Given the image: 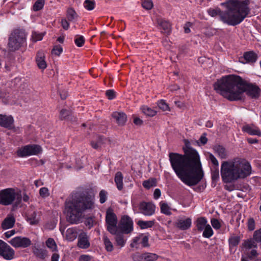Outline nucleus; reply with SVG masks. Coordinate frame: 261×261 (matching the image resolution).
I'll return each mask as SVG.
<instances>
[{"instance_id": "f257e3e1", "label": "nucleus", "mask_w": 261, "mask_h": 261, "mask_svg": "<svg viewBox=\"0 0 261 261\" xmlns=\"http://www.w3.org/2000/svg\"><path fill=\"white\" fill-rule=\"evenodd\" d=\"M184 154L170 152L171 167L177 177L189 186H195L202 179L204 173L197 151L190 146L188 140H184Z\"/></svg>"}, {"instance_id": "f03ea898", "label": "nucleus", "mask_w": 261, "mask_h": 261, "mask_svg": "<svg viewBox=\"0 0 261 261\" xmlns=\"http://www.w3.org/2000/svg\"><path fill=\"white\" fill-rule=\"evenodd\" d=\"M217 93L230 101H238L244 98V93L252 98H258L261 92L255 84L248 83L240 76L230 74L222 76L214 84Z\"/></svg>"}, {"instance_id": "7ed1b4c3", "label": "nucleus", "mask_w": 261, "mask_h": 261, "mask_svg": "<svg viewBox=\"0 0 261 261\" xmlns=\"http://www.w3.org/2000/svg\"><path fill=\"white\" fill-rule=\"evenodd\" d=\"M223 4L225 5V11H221L218 8L216 9L210 8L207 12L212 17L218 15L222 22L229 25L235 26L240 24L250 12L249 0H229Z\"/></svg>"}, {"instance_id": "20e7f679", "label": "nucleus", "mask_w": 261, "mask_h": 261, "mask_svg": "<svg viewBox=\"0 0 261 261\" xmlns=\"http://www.w3.org/2000/svg\"><path fill=\"white\" fill-rule=\"evenodd\" d=\"M251 172L250 164L245 159L236 158L231 161H224L221 167V175L225 183L244 178Z\"/></svg>"}, {"instance_id": "39448f33", "label": "nucleus", "mask_w": 261, "mask_h": 261, "mask_svg": "<svg viewBox=\"0 0 261 261\" xmlns=\"http://www.w3.org/2000/svg\"><path fill=\"white\" fill-rule=\"evenodd\" d=\"M94 207V197L84 193H78L71 201L66 203L67 220L71 224H77L84 211Z\"/></svg>"}, {"instance_id": "423d86ee", "label": "nucleus", "mask_w": 261, "mask_h": 261, "mask_svg": "<svg viewBox=\"0 0 261 261\" xmlns=\"http://www.w3.org/2000/svg\"><path fill=\"white\" fill-rule=\"evenodd\" d=\"M26 41V34L24 30L20 29H14L10 34L8 47L10 51H15L22 46Z\"/></svg>"}, {"instance_id": "0eeeda50", "label": "nucleus", "mask_w": 261, "mask_h": 261, "mask_svg": "<svg viewBox=\"0 0 261 261\" xmlns=\"http://www.w3.org/2000/svg\"><path fill=\"white\" fill-rule=\"evenodd\" d=\"M42 151V148L39 145L32 144L25 145L17 151L19 157H25L32 155H37Z\"/></svg>"}, {"instance_id": "6e6552de", "label": "nucleus", "mask_w": 261, "mask_h": 261, "mask_svg": "<svg viewBox=\"0 0 261 261\" xmlns=\"http://www.w3.org/2000/svg\"><path fill=\"white\" fill-rule=\"evenodd\" d=\"M106 222L107 225V230L111 233H115L117 227V218L112 209L109 208L106 216Z\"/></svg>"}, {"instance_id": "1a4fd4ad", "label": "nucleus", "mask_w": 261, "mask_h": 261, "mask_svg": "<svg viewBox=\"0 0 261 261\" xmlns=\"http://www.w3.org/2000/svg\"><path fill=\"white\" fill-rule=\"evenodd\" d=\"M16 193L13 188H7L1 190V204L9 205L13 203L15 199Z\"/></svg>"}, {"instance_id": "9d476101", "label": "nucleus", "mask_w": 261, "mask_h": 261, "mask_svg": "<svg viewBox=\"0 0 261 261\" xmlns=\"http://www.w3.org/2000/svg\"><path fill=\"white\" fill-rule=\"evenodd\" d=\"M118 230L125 234L130 233L133 230V222L127 215L122 217L117 226Z\"/></svg>"}, {"instance_id": "9b49d317", "label": "nucleus", "mask_w": 261, "mask_h": 261, "mask_svg": "<svg viewBox=\"0 0 261 261\" xmlns=\"http://www.w3.org/2000/svg\"><path fill=\"white\" fill-rule=\"evenodd\" d=\"M159 256L150 252H145L144 253H136L132 255V258L134 261H156Z\"/></svg>"}, {"instance_id": "f8f14e48", "label": "nucleus", "mask_w": 261, "mask_h": 261, "mask_svg": "<svg viewBox=\"0 0 261 261\" xmlns=\"http://www.w3.org/2000/svg\"><path fill=\"white\" fill-rule=\"evenodd\" d=\"M9 243L15 248H27L31 245V241L28 238L17 237L13 238Z\"/></svg>"}, {"instance_id": "ddd939ff", "label": "nucleus", "mask_w": 261, "mask_h": 261, "mask_svg": "<svg viewBox=\"0 0 261 261\" xmlns=\"http://www.w3.org/2000/svg\"><path fill=\"white\" fill-rule=\"evenodd\" d=\"M15 255V251L6 243L1 240V256L7 260L12 259Z\"/></svg>"}, {"instance_id": "4468645a", "label": "nucleus", "mask_w": 261, "mask_h": 261, "mask_svg": "<svg viewBox=\"0 0 261 261\" xmlns=\"http://www.w3.org/2000/svg\"><path fill=\"white\" fill-rule=\"evenodd\" d=\"M155 206L151 202H142L139 205V210L145 216H151L155 212Z\"/></svg>"}, {"instance_id": "2eb2a0df", "label": "nucleus", "mask_w": 261, "mask_h": 261, "mask_svg": "<svg viewBox=\"0 0 261 261\" xmlns=\"http://www.w3.org/2000/svg\"><path fill=\"white\" fill-rule=\"evenodd\" d=\"M158 27L160 30H162V33H164L166 35L170 34L171 32V24L170 22L167 20L163 19L161 17H158L156 19Z\"/></svg>"}, {"instance_id": "dca6fc26", "label": "nucleus", "mask_w": 261, "mask_h": 261, "mask_svg": "<svg viewBox=\"0 0 261 261\" xmlns=\"http://www.w3.org/2000/svg\"><path fill=\"white\" fill-rule=\"evenodd\" d=\"M112 117L119 126L124 125L127 121V116L123 112H114L112 114Z\"/></svg>"}, {"instance_id": "f3484780", "label": "nucleus", "mask_w": 261, "mask_h": 261, "mask_svg": "<svg viewBox=\"0 0 261 261\" xmlns=\"http://www.w3.org/2000/svg\"><path fill=\"white\" fill-rule=\"evenodd\" d=\"M257 59V55L252 51H247L244 54L243 57L239 59L240 62L243 63H255Z\"/></svg>"}, {"instance_id": "a211bd4d", "label": "nucleus", "mask_w": 261, "mask_h": 261, "mask_svg": "<svg viewBox=\"0 0 261 261\" xmlns=\"http://www.w3.org/2000/svg\"><path fill=\"white\" fill-rule=\"evenodd\" d=\"M77 245L82 249H87L89 247L90 244L86 232H82L79 234Z\"/></svg>"}, {"instance_id": "6ab92c4d", "label": "nucleus", "mask_w": 261, "mask_h": 261, "mask_svg": "<svg viewBox=\"0 0 261 261\" xmlns=\"http://www.w3.org/2000/svg\"><path fill=\"white\" fill-rule=\"evenodd\" d=\"M45 56L42 50H39L37 54L36 62L38 67L40 69H44L47 67V64L45 61Z\"/></svg>"}, {"instance_id": "aec40b11", "label": "nucleus", "mask_w": 261, "mask_h": 261, "mask_svg": "<svg viewBox=\"0 0 261 261\" xmlns=\"http://www.w3.org/2000/svg\"><path fill=\"white\" fill-rule=\"evenodd\" d=\"M1 126L9 129L14 128V120L11 116H7L1 114Z\"/></svg>"}, {"instance_id": "412c9836", "label": "nucleus", "mask_w": 261, "mask_h": 261, "mask_svg": "<svg viewBox=\"0 0 261 261\" xmlns=\"http://www.w3.org/2000/svg\"><path fill=\"white\" fill-rule=\"evenodd\" d=\"M191 219L188 218L185 220H178L176 223V226L179 229L185 230L189 229L191 227Z\"/></svg>"}, {"instance_id": "4be33fe9", "label": "nucleus", "mask_w": 261, "mask_h": 261, "mask_svg": "<svg viewBox=\"0 0 261 261\" xmlns=\"http://www.w3.org/2000/svg\"><path fill=\"white\" fill-rule=\"evenodd\" d=\"M15 222V219L12 215H9L3 221L1 227L3 229H9L13 227Z\"/></svg>"}, {"instance_id": "5701e85b", "label": "nucleus", "mask_w": 261, "mask_h": 261, "mask_svg": "<svg viewBox=\"0 0 261 261\" xmlns=\"http://www.w3.org/2000/svg\"><path fill=\"white\" fill-rule=\"evenodd\" d=\"M115 233H111L112 234L115 236V240L118 245L122 247L125 244V241L123 239V233L122 231L116 229L115 230Z\"/></svg>"}, {"instance_id": "b1692460", "label": "nucleus", "mask_w": 261, "mask_h": 261, "mask_svg": "<svg viewBox=\"0 0 261 261\" xmlns=\"http://www.w3.org/2000/svg\"><path fill=\"white\" fill-rule=\"evenodd\" d=\"M123 176L122 173L120 172H117L115 174L114 181L119 190H121L123 188Z\"/></svg>"}, {"instance_id": "393cba45", "label": "nucleus", "mask_w": 261, "mask_h": 261, "mask_svg": "<svg viewBox=\"0 0 261 261\" xmlns=\"http://www.w3.org/2000/svg\"><path fill=\"white\" fill-rule=\"evenodd\" d=\"M79 17L78 14L72 8H69L66 12V18L69 21L73 22L76 21Z\"/></svg>"}, {"instance_id": "a878e982", "label": "nucleus", "mask_w": 261, "mask_h": 261, "mask_svg": "<svg viewBox=\"0 0 261 261\" xmlns=\"http://www.w3.org/2000/svg\"><path fill=\"white\" fill-rule=\"evenodd\" d=\"M215 152L218 154L219 156L222 159H225L227 157V153L225 148L221 145H216L214 147Z\"/></svg>"}, {"instance_id": "bb28decb", "label": "nucleus", "mask_w": 261, "mask_h": 261, "mask_svg": "<svg viewBox=\"0 0 261 261\" xmlns=\"http://www.w3.org/2000/svg\"><path fill=\"white\" fill-rule=\"evenodd\" d=\"M33 253L37 257L41 259H44L47 256L46 250L38 247H35L34 248Z\"/></svg>"}, {"instance_id": "cd10ccee", "label": "nucleus", "mask_w": 261, "mask_h": 261, "mask_svg": "<svg viewBox=\"0 0 261 261\" xmlns=\"http://www.w3.org/2000/svg\"><path fill=\"white\" fill-rule=\"evenodd\" d=\"M207 220L204 217H199L196 220V227L198 231H201L206 226Z\"/></svg>"}, {"instance_id": "c85d7f7f", "label": "nucleus", "mask_w": 261, "mask_h": 261, "mask_svg": "<svg viewBox=\"0 0 261 261\" xmlns=\"http://www.w3.org/2000/svg\"><path fill=\"white\" fill-rule=\"evenodd\" d=\"M77 236L76 229L74 228H68L66 231V237L68 240L70 241L75 240Z\"/></svg>"}, {"instance_id": "c756f323", "label": "nucleus", "mask_w": 261, "mask_h": 261, "mask_svg": "<svg viewBox=\"0 0 261 261\" xmlns=\"http://www.w3.org/2000/svg\"><path fill=\"white\" fill-rule=\"evenodd\" d=\"M160 204L161 207V212L162 213L167 216H170L172 214L171 212V208L169 206L167 203L161 201L160 203Z\"/></svg>"}, {"instance_id": "7c9ffc66", "label": "nucleus", "mask_w": 261, "mask_h": 261, "mask_svg": "<svg viewBox=\"0 0 261 261\" xmlns=\"http://www.w3.org/2000/svg\"><path fill=\"white\" fill-rule=\"evenodd\" d=\"M143 186L147 189L156 186V179L154 178H151L143 182Z\"/></svg>"}, {"instance_id": "2f4dec72", "label": "nucleus", "mask_w": 261, "mask_h": 261, "mask_svg": "<svg viewBox=\"0 0 261 261\" xmlns=\"http://www.w3.org/2000/svg\"><path fill=\"white\" fill-rule=\"evenodd\" d=\"M154 221H144L142 220L138 221L137 224L141 229H146L151 227L154 224Z\"/></svg>"}, {"instance_id": "473e14b6", "label": "nucleus", "mask_w": 261, "mask_h": 261, "mask_svg": "<svg viewBox=\"0 0 261 261\" xmlns=\"http://www.w3.org/2000/svg\"><path fill=\"white\" fill-rule=\"evenodd\" d=\"M230 248L237 246L240 242V237L239 236H231L228 240Z\"/></svg>"}, {"instance_id": "72a5a7b5", "label": "nucleus", "mask_w": 261, "mask_h": 261, "mask_svg": "<svg viewBox=\"0 0 261 261\" xmlns=\"http://www.w3.org/2000/svg\"><path fill=\"white\" fill-rule=\"evenodd\" d=\"M72 112L69 110L66 109H62L60 111V118L61 120H67L69 118V116H71V114Z\"/></svg>"}, {"instance_id": "f704fd0d", "label": "nucleus", "mask_w": 261, "mask_h": 261, "mask_svg": "<svg viewBox=\"0 0 261 261\" xmlns=\"http://www.w3.org/2000/svg\"><path fill=\"white\" fill-rule=\"evenodd\" d=\"M203 232V236L206 238H210L213 234V230L211 226L207 224L206 226L204 228Z\"/></svg>"}, {"instance_id": "c9c22d12", "label": "nucleus", "mask_w": 261, "mask_h": 261, "mask_svg": "<svg viewBox=\"0 0 261 261\" xmlns=\"http://www.w3.org/2000/svg\"><path fill=\"white\" fill-rule=\"evenodd\" d=\"M37 213L33 212L29 216L27 217V221L30 222L31 225H35L38 223V220L36 218Z\"/></svg>"}, {"instance_id": "e433bc0d", "label": "nucleus", "mask_w": 261, "mask_h": 261, "mask_svg": "<svg viewBox=\"0 0 261 261\" xmlns=\"http://www.w3.org/2000/svg\"><path fill=\"white\" fill-rule=\"evenodd\" d=\"M46 245L47 247L51 249L53 251H56L57 249L56 242L52 238H49L46 241Z\"/></svg>"}, {"instance_id": "4c0bfd02", "label": "nucleus", "mask_w": 261, "mask_h": 261, "mask_svg": "<svg viewBox=\"0 0 261 261\" xmlns=\"http://www.w3.org/2000/svg\"><path fill=\"white\" fill-rule=\"evenodd\" d=\"M95 3L94 0H85L84 7L88 10L91 11L94 9Z\"/></svg>"}, {"instance_id": "58836bf2", "label": "nucleus", "mask_w": 261, "mask_h": 261, "mask_svg": "<svg viewBox=\"0 0 261 261\" xmlns=\"http://www.w3.org/2000/svg\"><path fill=\"white\" fill-rule=\"evenodd\" d=\"M244 247L247 249H251L253 247L256 248L257 245L254 240L251 239L247 240L244 241L243 244Z\"/></svg>"}, {"instance_id": "ea45409f", "label": "nucleus", "mask_w": 261, "mask_h": 261, "mask_svg": "<svg viewBox=\"0 0 261 261\" xmlns=\"http://www.w3.org/2000/svg\"><path fill=\"white\" fill-rule=\"evenodd\" d=\"M44 5V0H37L33 5V10L38 11L41 10Z\"/></svg>"}, {"instance_id": "a19ab883", "label": "nucleus", "mask_w": 261, "mask_h": 261, "mask_svg": "<svg viewBox=\"0 0 261 261\" xmlns=\"http://www.w3.org/2000/svg\"><path fill=\"white\" fill-rule=\"evenodd\" d=\"M142 110L144 114L150 117L154 116L156 113V111L147 107H142Z\"/></svg>"}, {"instance_id": "79ce46f5", "label": "nucleus", "mask_w": 261, "mask_h": 261, "mask_svg": "<svg viewBox=\"0 0 261 261\" xmlns=\"http://www.w3.org/2000/svg\"><path fill=\"white\" fill-rule=\"evenodd\" d=\"M103 241L106 250L108 251H112L113 250V246L109 239L107 236H104Z\"/></svg>"}, {"instance_id": "37998d69", "label": "nucleus", "mask_w": 261, "mask_h": 261, "mask_svg": "<svg viewBox=\"0 0 261 261\" xmlns=\"http://www.w3.org/2000/svg\"><path fill=\"white\" fill-rule=\"evenodd\" d=\"M74 42L78 47H82L85 43V38L82 36L76 35L74 39Z\"/></svg>"}, {"instance_id": "c03bdc74", "label": "nucleus", "mask_w": 261, "mask_h": 261, "mask_svg": "<svg viewBox=\"0 0 261 261\" xmlns=\"http://www.w3.org/2000/svg\"><path fill=\"white\" fill-rule=\"evenodd\" d=\"M247 228L249 231H253L255 228V223L253 218H249L247 221Z\"/></svg>"}, {"instance_id": "a18cd8bd", "label": "nucleus", "mask_w": 261, "mask_h": 261, "mask_svg": "<svg viewBox=\"0 0 261 261\" xmlns=\"http://www.w3.org/2000/svg\"><path fill=\"white\" fill-rule=\"evenodd\" d=\"M108 193L104 190L100 191L99 194L100 203L102 204L106 202L107 199Z\"/></svg>"}, {"instance_id": "49530a36", "label": "nucleus", "mask_w": 261, "mask_h": 261, "mask_svg": "<svg viewBox=\"0 0 261 261\" xmlns=\"http://www.w3.org/2000/svg\"><path fill=\"white\" fill-rule=\"evenodd\" d=\"M63 51V48L60 45H55L51 50V54L59 56Z\"/></svg>"}, {"instance_id": "de8ad7c7", "label": "nucleus", "mask_w": 261, "mask_h": 261, "mask_svg": "<svg viewBox=\"0 0 261 261\" xmlns=\"http://www.w3.org/2000/svg\"><path fill=\"white\" fill-rule=\"evenodd\" d=\"M253 239L257 242H261V228L254 232Z\"/></svg>"}, {"instance_id": "09e8293b", "label": "nucleus", "mask_w": 261, "mask_h": 261, "mask_svg": "<svg viewBox=\"0 0 261 261\" xmlns=\"http://www.w3.org/2000/svg\"><path fill=\"white\" fill-rule=\"evenodd\" d=\"M142 6L146 10H150L153 7V3L151 0H144L142 3Z\"/></svg>"}, {"instance_id": "8fccbe9b", "label": "nucleus", "mask_w": 261, "mask_h": 261, "mask_svg": "<svg viewBox=\"0 0 261 261\" xmlns=\"http://www.w3.org/2000/svg\"><path fill=\"white\" fill-rule=\"evenodd\" d=\"M158 105L159 108L164 111L168 110L169 109L168 105L165 102V101L164 100H160L158 102Z\"/></svg>"}, {"instance_id": "3c124183", "label": "nucleus", "mask_w": 261, "mask_h": 261, "mask_svg": "<svg viewBox=\"0 0 261 261\" xmlns=\"http://www.w3.org/2000/svg\"><path fill=\"white\" fill-rule=\"evenodd\" d=\"M219 178V171L218 167H215L212 170V179L213 180H217Z\"/></svg>"}, {"instance_id": "603ef678", "label": "nucleus", "mask_w": 261, "mask_h": 261, "mask_svg": "<svg viewBox=\"0 0 261 261\" xmlns=\"http://www.w3.org/2000/svg\"><path fill=\"white\" fill-rule=\"evenodd\" d=\"M39 194L43 198L47 197L49 195L48 189L46 187L41 188L39 190Z\"/></svg>"}, {"instance_id": "864d4df0", "label": "nucleus", "mask_w": 261, "mask_h": 261, "mask_svg": "<svg viewBox=\"0 0 261 261\" xmlns=\"http://www.w3.org/2000/svg\"><path fill=\"white\" fill-rule=\"evenodd\" d=\"M16 201L12 205V210H14L17 208L18 206H20V203L21 202L22 197L21 195H18L16 194Z\"/></svg>"}, {"instance_id": "5fc2aeb1", "label": "nucleus", "mask_w": 261, "mask_h": 261, "mask_svg": "<svg viewBox=\"0 0 261 261\" xmlns=\"http://www.w3.org/2000/svg\"><path fill=\"white\" fill-rule=\"evenodd\" d=\"M211 224L214 228L219 229L221 228V224L217 219L213 218L211 219Z\"/></svg>"}, {"instance_id": "6e6d98bb", "label": "nucleus", "mask_w": 261, "mask_h": 261, "mask_svg": "<svg viewBox=\"0 0 261 261\" xmlns=\"http://www.w3.org/2000/svg\"><path fill=\"white\" fill-rule=\"evenodd\" d=\"M106 95L109 99H113L115 96V92L113 90H108L106 92Z\"/></svg>"}, {"instance_id": "4d7b16f0", "label": "nucleus", "mask_w": 261, "mask_h": 261, "mask_svg": "<svg viewBox=\"0 0 261 261\" xmlns=\"http://www.w3.org/2000/svg\"><path fill=\"white\" fill-rule=\"evenodd\" d=\"M142 240L141 241V243L142 244V247H149V244L148 243V237L147 236H142Z\"/></svg>"}, {"instance_id": "13d9d810", "label": "nucleus", "mask_w": 261, "mask_h": 261, "mask_svg": "<svg viewBox=\"0 0 261 261\" xmlns=\"http://www.w3.org/2000/svg\"><path fill=\"white\" fill-rule=\"evenodd\" d=\"M242 130H257L256 127L253 124H245L242 127Z\"/></svg>"}, {"instance_id": "bf43d9fd", "label": "nucleus", "mask_w": 261, "mask_h": 261, "mask_svg": "<svg viewBox=\"0 0 261 261\" xmlns=\"http://www.w3.org/2000/svg\"><path fill=\"white\" fill-rule=\"evenodd\" d=\"M28 86L27 84H23L20 86V90L21 91L22 93L29 94L30 90L28 88Z\"/></svg>"}, {"instance_id": "052dcab7", "label": "nucleus", "mask_w": 261, "mask_h": 261, "mask_svg": "<svg viewBox=\"0 0 261 261\" xmlns=\"http://www.w3.org/2000/svg\"><path fill=\"white\" fill-rule=\"evenodd\" d=\"M68 21H69L67 20V19H66L65 18L62 19L61 20V26L65 30H67L69 28V23Z\"/></svg>"}, {"instance_id": "680f3d73", "label": "nucleus", "mask_w": 261, "mask_h": 261, "mask_svg": "<svg viewBox=\"0 0 261 261\" xmlns=\"http://www.w3.org/2000/svg\"><path fill=\"white\" fill-rule=\"evenodd\" d=\"M209 158L211 162L216 166L215 167H218L219 163L214 155L211 153L209 155Z\"/></svg>"}, {"instance_id": "e2e57ef3", "label": "nucleus", "mask_w": 261, "mask_h": 261, "mask_svg": "<svg viewBox=\"0 0 261 261\" xmlns=\"http://www.w3.org/2000/svg\"><path fill=\"white\" fill-rule=\"evenodd\" d=\"M133 122L136 125H141L143 124V121L139 117L133 116Z\"/></svg>"}, {"instance_id": "0e129e2a", "label": "nucleus", "mask_w": 261, "mask_h": 261, "mask_svg": "<svg viewBox=\"0 0 261 261\" xmlns=\"http://www.w3.org/2000/svg\"><path fill=\"white\" fill-rule=\"evenodd\" d=\"M206 134L204 133L199 138V141L202 145H204L207 143V139L206 137Z\"/></svg>"}, {"instance_id": "69168bd1", "label": "nucleus", "mask_w": 261, "mask_h": 261, "mask_svg": "<svg viewBox=\"0 0 261 261\" xmlns=\"http://www.w3.org/2000/svg\"><path fill=\"white\" fill-rule=\"evenodd\" d=\"M43 35L42 34L35 33L33 35V37L35 41H39L42 39Z\"/></svg>"}, {"instance_id": "338daca9", "label": "nucleus", "mask_w": 261, "mask_h": 261, "mask_svg": "<svg viewBox=\"0 0 261 261\" xmlns=\"http://www.w3.org/2000/svg\"><path fill=\"white\" fill-rule=\"evenodd\" d=\"M15 232H16L15 230H11L10 231L5 232L4 233V236L6 238L8 239L12 237V236H13L15 233Z\"/></svg>"}, {"instance_id": "774afa93", "label": "nucleus", "mask_w": 261, "mask_h": 261, "mask_svg": "<svg viewBox=\"0 0 261 261\" xmlns=\"http://www.w3.org/2000/svg\"><path fill=\"white\" fill-rule=\"evenodd\" d=\"M91 256L88 255H82L79 258V261H90Z\"/></svg>"}]
</instances>
